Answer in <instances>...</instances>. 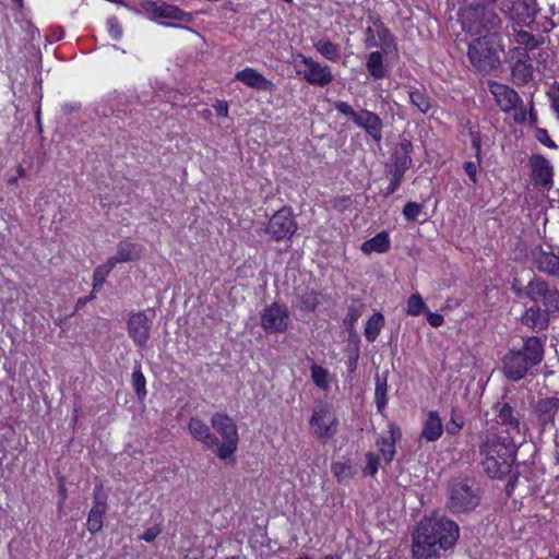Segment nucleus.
Returning a JSON list of instances; mask_svg holds the SVG:
<instances>
[{
	"label": "nucleus",
	"instance_id": "50",
	"mask_svg": "<svg viewBox=\"0 0 559 559\" xmlns=\"http://www.w3.org/2000/svg\"><path fill=\"white\" fill-rule=\"evenodd\" d=\"M335 109L340 111L341 114L348 116L354 120L355 115H357V111H355L349 104L346 102H336L335 103Z\"/></svg>",
	"mask_w": 559,
	"mask_h": 559
},
{
	"label": "nucleus",
	"instance_id": "5",
	"mask_svg": "<svg viewBox=\"0 0 559 559\" xmlns=\"http://www.w3.org/2000/svg\"><path fill=\"white\" fill-rule=\"evenodd\" d=\"M212 427L221 436L214 445L216 455L221 460L233 457L238 447V428L235 420L226 414L215 413L211 418Z\"/></svg>",
	"mask_w": 559,
	"mask_h": 559
},
{
	"label": "nucleus",
	"instance_id": "15",
	"mask_svg": "<svg viewBox=\"0 0 559 559\" xmlns=\"http://www.w3.org/2000/svg\"><path fill=\"white\" fill-rule=\"evenodd\" d=\"M128 332L138 346H146L150 338L151 325L145 312L139 311L130 316L128 320Z\"/></svg>",
	"mask_w": 559,
	"mask_h": 559
},
{
	"label": "nucleus",
	"instance_id": "40",
	"mask_svg": "<svg viewBox=\"0 0 559 559\" xmlns=\"http://www.w3.org/2000/svg\"><path fill=\"white\" fill-rule=\"evenodd\" d=\"M374 400L378 411L382 412L386 406V380L380 377L376 379Z\"/></svg>",
	"mask_w": 559,
	"mask_h": 559
},
{
	"label": "nucleus",
	"instance_id": "56",
	"mask_svg": "<svg viewBox=\"0 0 559 559\" xmlns=\"http://www.w3.org/2000/svg\"><path fill=\"white\" fill-rule=\"evenodd\" d=\"M486 2L496 5L502 13L508 11L513 0H485Z\"/></svg>",
	"mask_w": 559,
	"mask_h": 559
},
{
	"label": "nucleus",
	"instance_id": "46",
	"mask_svg": "<svg viewBox=\"0 0 559 559\" xmlns=\"http://www.w3.org/2000/svg\"><path fill=\"white\" fill-rule=\"evenodd\" d=\"M162 531H163L162 524H155V525L146 528L145 532L139 538L146 543H152L162 533Z\"/></svg>",
	"mask_w": 559,
	"mask_h": 559
},
{
	"label": "nucleus",
	"instance_id": "4",
	"mask_svg": "<svg viewBox=\"0 0 559 559\" xmlns=\"http://www.w3.org/2000/svg\"><path fill=\"white\" fill-rule=\"evenodd\" d=\"M502 49L501 36L495 31L472 40L467 57L476 70L489 72L500 63L499 51Z\"/></svg>",
	"mask_w": 559,
	"mask_h": 559
},
{
	"label": "nucleus",
	"instance_id": "61",
	"mask_svg": "<svg viewBox=\"0 0 559 559\" xmlns=\"http://www.w3.org/2000/svg\"><path fill=\"white\" fill-rule=\"evenodd\" d=\"M323 559H341V557L338 555H329V556L324 557Z\"/></svg>",
	"mask_w": 559,
	"mask_h": 559
},
{
	"label": "nucleus",
	"instance_id": "23",
	"mask_svg": "<svg viewBox=\"0 0 559 559\" xmlns=\"http://www.w3.org/2000/svg\"><path fill=\"white\" fill-rule=\"evenodd\" d=\"M234 79L258 91L272 92L275 87L272 81L264 78L255 69L249 67L238 71Z\"/></svg>",
	"mask_w": 559,
	"mask_h": 559
},
{
	"label": "nucleus",
	"instance_id": "60",
	"mask_svg": "<svg viewBox=\"0 0 559 559\" xmlns=\"http://www.w3.org/2000/svg\"><path fill=\"white\" fill-rule=\"evenodd\" d=\"M16 171H17V177L25 176V169L22 166H19Z\"/></svg>",
	"mask_w": 559,
	"mask_h": 559
},
{
	"label": "nucleus",
	"instance_id": "57",
	"mask_svg": "<svg viewBox=\"0 0 559 559\" xmlns=\"http://www.w3.org/2000/svg\"><path fill=\"white\" fill-rule=\"evenodd\" d=\"M538 140L548 147H556L554 141L548 136L545 130L539 131Z\"/></svg>",
	"mask_w": 559,
	"mask_h": 559
},
{
	"label": "nucleus",
	"instance_id": "44",
	"mask_svg": "<svg viewBox=\"0 0 559 559\" xmlns=\"http://www.w3.org/2000/svg\"><path fill=\"white\" fill-rule=\"evenodd\" d=\"M320 304L319 294L314 290L307 292L301 296V306L308 311H314Z\"/></svg>",
	"mask_w": 559,
	"mask_h": 559
},
{
	"label": "nucleus",
	"instance_id": "58",
	"mask_svg": "<svg viewBox=\"0 0 559 559\" xmlns=\"http://www.w3.org/2000/svg\"><path fill=\"white\" fill-rule=\"evenodd\" d=\"M367 34H368V37H367V40H366V46L368 48L376 47L377 46V41H376V38L373 36L371 27L367 28Z\"/></svg>",
	"mask_w": 559,
	"mask_h": 559
},
{
	"label": "nucleus",
	"instance_id": "53",
	"mask_svg": "<svg viewBox=\"0 0 559 559\" xmlns=\"http://www.w3.org/2000/svg\"><path fill=\"white\" fill-rule=\"evenodd\" d=\"M551 106L559 118V83L552 86L550 91Z\"/></svg>",
	"mask_w": 559,
	"mask_h": 559
},
{
	"label": "nucleus",
	"instance_id": "29",
	"mask_svg": "<svg viewBox=\"0 0 559 559\" xmlns=\"http://www.w3.org/2000/svg\"><path fill=\"white\" fill-rule=\"evenodd\" d=\"M443 432L441 418L437 412H429L428 417L424 424L421 438L427 441L438 440Z\"/></svg>",
	"mask_w": 559,
	"mask_h": 559
},
{
	"label": "nucleus",
	"instance_id": "36",
	"mask_svg": "<svg viewBox=\"0 0 559 559\" xmlns=\"http://www.w3.org/2000/svg\"><path fill=\"white\" fill-rule=\"evenodd\" d=\"M365 309V305L360 301H353L347 308V314L344 319V323L348 326L349 330H353L355 323L361 317Z\"/></svg>",
	"mask_w": 559,
	"mask_h": 559
},
{
	"label": "nucleus",
	"instance_id": "22",
	"mask_svg": "<svg viewBox=\"0 0 559 559\" xmlns=\"http://www.w3.org/2000/svg\"><path fill=\"white\" fill-rule=\"evenodd\" d=\"M107 509L106 497L98 487L94 491V503L87 516V530L90 533L95 534L103 528V520Z\"/></svg>",
	"mask_w": 559,
	"mask_h": 559
},
{
	"label": "nucleus",
	"instance_id": "48",
	"mask_svg": "<svg viewBox=\"0 0 559 559\" xmlns=\"http://www.w3.org/2000/svg\"><path fill=\"white\" fill-rule=\"evenodd\" d=\"M366 461H367V464H366V467L364 468V473L369 474V475H374L378 472V466H379L377 456L373 453L368 452L366 454Z\"/></svg>",
	"mask_w": 559,
	"mask_h": 559
},
{
	"label": "nucleus",
	"instance_id": "12",
	"mask_svg": "<svg viewBox=\"0 0 559 559\" xmlns=\"http://www.w3.org/2000/svg\"><path fill=\"white\" fill-rule=\"evenodd\" d=\"M289 314L286 307L273 302L261 313V326L269 334L283 333L288 329Z\"/></svg>",
	"mask_w": 559,
	"mask_h": 559
},
{
	"label": "nucleus",
	"instance_id": "62",
	"mask_svg": "<svg viewBox=\"0 0 559 559\" xmlns=\"http://www.w3.org/2000/svg\"><path fill=\"white\" fill-rule=\"evenodd\" d=\"M19 7L23 5V0H13Z\"/></svg>",
	"mask_w": 559,
	"mask_h": 559
},
{
	"label": "nucleus",
	"instance_id": "18",
	"mask_svg": "<svg viewBox=\"0 0 559 559\" xmlns=\"http://www.w3.org/2000/svg\"><path fill=\"white\" fill-rule=\"evenodd\" d=\"M413 145L411 141L403 139L394 148L390 166V174H397V176H404L406 170L412 166L411 153Z\"/></svg>",
	"mask_w": 559,
	"mask_h": 559
},
{
	"label": "nucleus",
	"instance_id": "32",
	"mask_svg": "<svg viewBox=\"0 0 559 559\" xmlns=\"http://www.w3.org/2000/svg\"><path fill=\"white\" fill-rule=\"evenodd\" d=\"M512 78L516 84H525L533 78V67L522 60L512 66Z\"/></svg>",
	"mask_w": 559,
	"mask_h": 559
},
{
	"label": "nucleus",
	"instance_id": "21",
	"mask_svg": "<svg viewBox=\"0 0 559 559\" xmlns=\"http://www.w3.org/2000/svg\"><path fill=\"white\" fill-rule=\"evenodd\" d=\"M310 425L319 438H330L334 435L336 418L328 408L322 407L314 411Z\"/></svg>",
	"mask_w": 559,
	"mask_h": 559
},
{
	"label": "nucleus",
	"instance_id": "52",
	"mask_svg": "<svg viewBox=\"0 0 559 559\" xmlns=\"http://www.w3.org/2000/svg\"><path fill=\"white\" fill-rule=\"evenodd\" d=\"M426 314H427L428 323L433 328L441 326L444 322L443 317L439 313H435V312L427 310Z\"/></svg>",
	"mask_w": 559,
	"mask_h": 559
},
{
	"label": "nucleus",
	"instance_id": "9",
	"mask_svg": "<svg viewBox=\"0 0 559 559\" xmlns=\"http://www.w3.org/2000/svg\"><path fill=\"white\" fill-rule=\"evenodd\" d=\"M298 225L292 209L284 206L270 218L265 231L276 241L290 239L297 231Z\"/></svg>",
	"mask_w": 559,
	"mask_h": 559
},
{
	"label": "nucleus",
	"instance_id": "20",
	"mask_svg": "<svg viewBox=\"0 0 559 559\" xmlns=\"http://www.w3.org/2000/svg\"><path fill=\"white\" fill-rule=\"evenodd\" d=\"M144 246L129 240H121L116 248V254L108 260L116 266L119 263L136 262L142 259Z\"/></svg>",
	"mask_w": 559,
	"mask_h": 559
},
{
	"label": "nucleus",
	"instance_id": "27",
	"mask_svg": "<svg viewBox=\"0 0 559 559\" xmlns=\"http://www.w3.org/2000/svg\"><path fill=\"white\" fill-rule=\"evenodd\" d=\"M547 308L542 310L538 306L528 308L522 316V323L537 331L546 330L549 324Z\"/></svg>",
	"mask_w": 559,
	"mask_h": 559
},
{
	"label": "nucleus",
	"instance_id": "63",
	"mask_svg": "<svg viewBox=\"0 0 559 559\" xmlns=\"http://www.w3.org/2000/svg\"><path fill=\"white\" fill-rule=\"evenodd\" d=\"M298 559H311V558H310L308 555H304V556H301V557H300V558H298Z\"/></svg>",
	"mask_w": 559,
	"mask_h": 559
},
{
	"label": "nucleus",
	"instance_id": "6",
	"mask_svg": "<svg viewBox=\"0 0 559 559\" xmlns=\"http://www.w3.org/2000/svg\"><path fill=\"white\" fill-rule=\"evenodd\" d=\"M480 501L478 489L468 480H454L449 485L447 508L454 514L473 511Z\"/></svg>",
	"mask_w": 559,
	"mask_h": 559
},
{
	"label": "nucleus",
	"instance_id": "31",
	"mask_svg": "<svg viewBox=\"0 0 559 559\" xmlns=\"http://www.w3.org/2000/svg\"><path fill=\"white\" fill-rule=\"evenodd\" d=\"M384 317L380 312H374L366 322L365 337L369 342H374L384 326Z\"/></svg>",
	"mask_w": 559,
	"mask_h": 559
},
{
	"label": "nucleus",
	"instance_id": "30",
	"mask_svg": "<svg viewBox=\"0 0 559 559\" xmlns=\"http://www.w3.org/2000/svg\"><path fill=\"white\" fill-rule=\"evenodd\" d=\"M389 248L390 240L385 233H380L361 245V251L367 254L371 252L383 253L386 252Z\"/></svg>",
	"mask_w": 559,
	"mask_h": 559
},
{
	"label": "nucleus",
	"instance_id": "19",
	"mask_svg": "<svg viewBox=\"0 0 559 559\" xmlns=\"http://www.w3.org/2000/svg\"><path fill=\"white\" fill-rule=\"evenodd\" d=\"M530 165L535 185L548 190L552 185L554 175L550 163L542 155H533L530 158Z\"/></svg>",
	"mask_w": 559,
	"mask_h": 559
},
{
	"label": "nucleus",
	"instance_id": "39",
	"mask_svg": "<svg viewBox=\"0 0 559 559\" xmlns=\"http://www.w3.org/2000/svg\"><path fill=\"white\" fill-rule=\"evenodd\" d=\"M514 31V43L521 46H524L526 49H535L539 45V40L526 31Z\"/></svg>",
	"mask_w": 559,
	"mask_h": 559
},
{
	"label": "nucleus",
	"instance_id": "26",
	"mask_svg": "<svg viewBox=\"0 0 559 559\" xmlns=\"http://www.w3.org/2000/svg\"><path fill=\"white\" fill-rule=\"evenodd\" d=\"M188 430L195 440L209 449H213L217 444V438L211 432L210 427L198 417H192L189 420Z\"/></svg>",
	"mask_w": 559,
	"mask_h": 559
},
{
	"label": "nucleus",
	"instance_id": "11",
	"mask_svg": "<svg viewBox=\"0 0 559 559\" xmlns=\"http://www.w3.org/2000/svg\"><path fill=\"white\" fill-rule=\"evenodd\" d=\"M525 294L535 304L542 302L547 311L559 310V292L551 288L545 281L534 278L527 284Z\"/></svg>",
	"mask_w": 559,
	"mask_h": 559
},
{
	"label": "nucleus",
	"instance_id": "2",
	"mask_svg": "<svg viewBox=\"0 0 559 559\" xmlns=\"http://www.w3.org/2000/svg\"><path fill=\"white\" fill-rule=\"evenodd\" d=\"M515 444L513 440L491 438L480 448L481 465L488 476L502 478L510 474L515 461Z\"/></svg>",
	"mask_w": 559,
	"mask_h": 559
},
{
	"label": "nucleus",
	"instance_id": "24",
	"mask_svg": "<svg viewBox=\"0 0 559 559\" xmlns=\"http://www.w3.org/2000/svg\"><path fill=\"white\" fill-rule=\"evenodd\" d=\"M358 127L362 128L370 136L376 141H380L382 138V121L378 115L361 109L357 111L353 120Z\"/></svg>",
	"mask_w": 559,
	"mask_h": 559
},
{
	"label": "nucleus",
	"instance_id": "37",
	"mask_svg": "<svg viewBox=\"0 0 559 559\" xmlns=\"http://www.w3.org/2000/svg\"><path fill=\"white\" fill-rule=\"evenodd\" d=\"M332 473L338 483L346 484L354 475V469L349 463L336 462L332 465Z\"/></svg>",
	"mask_w": 559,
	"mask_h": 559
},
{
	"label": "nucleus",
	"instance_id": "25",
	"mask_svg": "<svg viewBox=\"0 0 559 559\" xmlns=\"http://www.w3.org/2000/svg\"><path fill=\"white\" fill-rule=\"evenodd\" d=\"M559 411L558 397H546L537 402L535 412L539 425L545 428L548 425H554L555 416Z\"/></svg>",
	"mask_w": 559,
	"mask_h": 559
},
{
	"label": "nucleus",
	"instance_id": "35",
	"mask_svg": "<svg viewBox=\"0 0 559 559\" xmlns=\"http://www.w3.org/2000/svg\"><path fill=\"white\" fill-rule=\"evenodd\" d=\"M311 379L314 382V384L320 388L323 391H328L330 388L329 382V371L319 366V365H312L311 367Z\"/></svg>",
	"mask_w": 559,
	"mask_h": 559
},
{
	"label": "nucleus",
	"instance_id": "64",
	"mask_svg": "<svg viewBox=\"0 0 559 559\" xmlns=\"http://www.w3.org/2000/svg\"><path fill=\"white\" fill-rule=\"evenodd\" d=\"M283 1L286 2V3H292L293 2V0H283Z\"/></svg>",
	"mask_w": 559,
	"mask_h": 559
},
{
	"label": "nucleus",
	"instance_id": "33",
	"mask_svg": "<svg viewBox=\"0 0 559 559\" xmlns=\"http://www.w3.org/2000/svg\"><path fill=\"white\" fill-rule=\"evenodd\" d=\"M367 70L370 75L376 79H381L385 75V68L383 66V57L381 52L373 51L369 55L366 63Z\"/></svg>",
	"mask_w": 559,
	"mask_h": 559
},
{
	"label": "nucleus",
	"instance_id": "45",
	"mask_svg": "<svg viewBox=\"0 0 559 559\" xmlns=\"http://www.w3.org/2000/svg\"><path fill=\"white\" fill-rule=\"evenodd\" d=\"M423 206L416 202H408L405 204L403 209V215L409 222H414L417 219L418 215L421 213Z\"/></svg>",
	"mask_w": 559,
	"mask_h": 559
},
{
	"label": "nucleus",
	"instance_id": "51",
	"mask_svg": "<svg viewBox=\"0 0 559 559\" xmlns=\"http://www.w3.org/2000/svg\"><path fill=\"white\" fill-rule=\"evenodd\" d=\"M391 175H392V179L385 190V193H384L385 197L391 195L392 193H394L397 190V188L400 187L402 179L404 177V176H397V174H391Z\"/></svg>",
	"mask_w": 559,
	"mask_h": 559
},
{
	"label": "nucleus",
	"instance_id": "8",
	"mask_svg": "<svg viewBox=\"0 0 559 559\" xmlns=\"http://www.w3.org/2000/svg\"><path fill=\"white\" fill-rule=\"evenodd\" d=\"M488 87L496 104L502 111H513L515 121L521 122L525 119V110L522 108V100L514 90L497 82H489Z\"/></svg>",
	"mask_w": 559,
	"mask_h": 559
},
{
	"label": "nucleus",
	"instance_id": "42",
	"mask_svg": "<svg viewBox=\"0 0 559 559\" xmlns=\"http://www.w3.org/2000/svg\"><path fill=\"white\" fill-rule=\"evenodd\" d=\"M146 380L145 377L141 370V367H136L133 370L132 373V385L136 393V395L141 399L146 395V389H145Z\"/></svg>",
	"mask_w": 559,
	"mask_h": 559
},
{
	"label": "nucleus",
	"instance_id": "59",
	"mask_svg": "<svg viewBox=\"0 0 559 559\" xmlns=\"http://www.w3.org/2000/svg\"><path fill=\"white\" fill-rule=\"evenodd\" d=\"M17 179H19V177H17V176H15V177H11V178L8 180V183H9L10 186H16V185H17Z\"/></svg>",
	"mask_w": 559,
	"mask_h": 559
},
{
	"label": "nucleus",
	"instance_id": "16",
	"mask_svg": "<svg viewBox=\"0 0 559 559\" xmlns=\"http://www.w3.org/2000/svg\"><path fill=\"white\" fill-rule=\"evenodd\" d=\"M496 420L506 428L510 440L522 435V427L519 418L514 415L513 407L508 403H498L495 406Z\"/></svg>",
	"mask_w": 559,
	"mask_h": 559
},
{
	"label": "nucleus",
	"instance_id": "54",
	"mask_svg": "<svg viewBox=\"0 0 559 559\" xmlns=\"http://www.w3.org/2000/svg\"><path fill=\"white\" fill-rule=\"evenodd\" d=\"M214 109H215L216 114L221 117L228 116V104L225 100H217L214 104Z\"/></svg>",
	"mask_w": 559,
	"mask_h": 559
},
{
	"label": "nucleus",
	"instance_id": "3",
	"mask_svg": "<svg viewBox=\"0 0 559 559\" xmlns=\"http://www.w3.org/2000/svg\"><path fill=\"white\" fill-rule=\"evenodd\" d=\"M544 357V346L539 337L525 338L521 349H511L502 359L503 373L511 381L523 379L527 371L540 364Z\"/></svg>",
	"mask_w": 559,
	"mask_h": 559
},
{
	"label": "nucleus",
	"instance_id": "28",
	"mask_svg": "<svg viewBox=\"0 0 559 559\" xmlns=\"http://www.w3.org/2000/svg\"><path fill=\"white\" fill-rule=\"evenodd\" d=\"M401 438V430L395 425H390L389 436L377 440V445L383 460L390 463L395 455V442Z\"/></svg>",
	"mask_w": 559,
	"mask_h": 559
},
{
	"label": "nucleus",
	"instance_id": "13",
	"mask_svg": "<svg viewBox=\"0 0 559 559\" xmlns=\"http://www.w3.org/2000/svg\"><path fill=\"white\" fill-rule=\"evenodd\" d=\"M531 258L534 266L550 276H559V252L551 247L537 246L532 249Z\"/></svg>",
	"mask_w": 559,
	"mask_h": 559
},
{
	"label": "nucleus",
	"instance_id": "49",
	"mask_svg": "<svg viewBox=\"0 0 559 559\" xmlns=\"http://www.w3.org/2000/svg\"><path fill=\"white\" fill-rule=\"evenodd\" d=\"M108 31L114 39H119L122 35L121 26L117 17H111L107 21Z\"/></svg>",
	"mask_w": 559,
	"mask_h": 559
},
{
	"label": "nucleus",
	"instance_id": "41",
	"mask_svg": "<svg viewBox=\"0 0 559 559\" xmlns=\"http://www.w3.org/2000/svg\"><path fill=\"white\" fill-rule=\"evenodd\" d=\"M409 98L414 106H416L419 111L426 114L431 108V103L429 97L420 92L419 90L411 91Z\"/></svg>",
	"mask_w": 559,
	"mask_h": 559
},
{
	"label": "nucleus",
	"instance_id": "34",
	"mask_svg": "<svg viewBox=\"0 0 559 559\" xmlns=\"http://www.w3.org/2000/svg\"><path fill=\"white\" fill-rule=\"evenodd\" d=\"M316 50L325 59L336 61L340 58V46L330 40H318L314 43Z\"/></svg>",
	"mask_w": 559,
	"mask_h": 559
},
{
	"label": "nucleus",
	"instance_id": "1",
	"mask_svg": "<svg viewBox=\"0 0 559 559\" xmlns=\"http://www.w3.org/2000/svg\"><path fill=\"white\" fill-rule=\"evenodd\" d=\"M459 538V526L445 518H429L420 521L413 533L414 559H433L441 550L451 548Z\"/></svg>",
	"mask_w": 559,
	"mask_h": 559
},
{
	"label": "nucleus",
	"instance_id": "43",
	"mask_svg": "<svg viewBox=\"0 0 559 559\" xmlns=\"http://www.w3.org/2000/svg\"><path fill=\"white\" fill-rule=\"evenodd\" d=\"M425 311V302L419 294H413L407 300L406 313L409 316H419Z\"/></svg>",
	"mask_w": 559,
	"mask_h": 559
},
{
	"label": "nucleus",
	"instance_id": "55",
	"mask_svg": "<svg viewBox=\"0 0 559 559\" xmlns=\"http://www.w3.org/2000/svg\"><path fill=\"white\" fill-rule=\"evenodd\" d=\"M472 136V146L476 151L477 159L480 158V150H481V140L478 133L471 132Z\"/></svg>",
	"mask_w": 559,
	"mask_h": 559
},
{
	"label": "nucleus",
	"instance_id": "14",
	"mask_svg": "<svg viewBox=\"0 0 559 559\" xmlns=\"http://www.w3.org/2000/svg\"><path fill=\"white\" fill-rule=\"evenodd\" d=\"M143 10L152 13L156 19H166L173 21L190 22L191 14L183 12L178 7L168 4L163 1H143L141 3Z\"/></svg>",
	"mask_w": 559,
	"mask_h": 559
},
{
	"label": "nucleus",
	"instance_id": "47",
	"mask_svg": "<svg viewBox=\"0 0 559 559\" xmlns=\"http://www.w3.org/2000/svg\"><path fill=\"white\" fill-rule=\"evenodd\" d=\"M480 165V158L477 159V163L474 162H465L463 165V169L472 180L473 183H477V173Z\"/></svg>",
	"mask_w": 559,
	"mask_h": 559
},
{
	"label": "nucleus",
	"instance_id": "38",
	"mask_svg": "<svg viewBox=\"0 0 559 559\" xmlns=\"http://www.w3.org/2000/svg\"><path fill=\"white\" fill-rule=\"evenodd\" d=\"M114 267H115L114 264L107 259L105 263L98 265L94 270V274H93V287H94V289L99 288V287L103 286V284L106 281V277L108 276V274L111 272V270Z\"/></svg>",
	"mask_w": 559,
	"mask_h": 559
},
{
	"label": "nucleus",
	"instance_id": "17",
	"mask_svg": "<svg viewBox=\"0 0 559 559\" xmlns=\"http://www.w3.org/2000/svg\"><path fill=\"white\" fill-rule=\"evenodd\" d=\"M537 13L535 1L531 4L526 0H513L504 11L503 14L508 15L511 21L520 26L528 25L534 22Z\"/></svg>",
	"mask_w": 559,
	"mask_h": 559
},
{
	"label": "nucleus",
	"instance_id": "10",
	"mask_svg": "<svg viewBox=\"0 0 559 559\" xmlns=\"http://www.w3.org/2000/svg\"><path fill=\"white\" fill-rule=\"evenodd\" d=\"M296 59L304 66L302 70L297 69V74L307 83L323 87L333 81V74L329 66L321 64L302 53H297Z\"/></svg>",
	"mask_w": 559,
	"mask_h": 559
},
{
	"label": "nucleus",
	"instance_id": "7",
	"mask_svg": "<svg viewBox=\"0 0 559 559\" xmlns=\"http://www.w3.org/2000/svg\"><path fill=\"white\" fill-rule=\"evenodd\" d=\"M461 23L464 31L476 35L481 31L495 32L501 26V19L483 5H469L462 11Z\"/></svg>",
	"mask_w": 559,
	"mask_h": 559
}]
</instances>
